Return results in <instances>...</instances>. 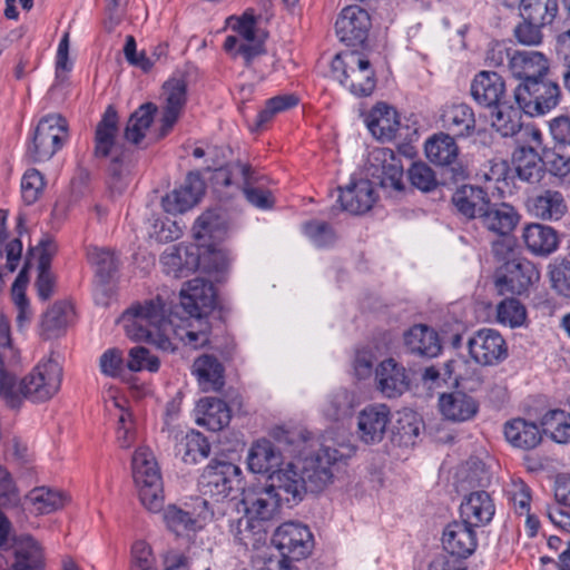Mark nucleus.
<instances>
[{"instance_id":"obj_1","label":"nucleus","mask_w":570,"mask_h":570,"mask_svg":"<svg viewBox=\"0 0 570 570\" xmlns=\"http://www.w3.org/2000/svg\"><path fill=\"white\" fill-rule=\"evenodd\" d=\"M174 315L167 303L157 295L142 303L132 304L122 313L120 323L130 340L148 342L163 351L176 350L170 338L171 334L193 348H199L209 343L207 322L198 321L202 327L197 331L185 328L177 331L174 325Z\"/></svg>"},{"instance_id":"obj_2","label":"nucleus","mask_w":570,"mask_h":570,"mask_svg":"<svg viewBox=\"0 0 570 570\" xmlns=\"http://www.w3.org/2000/svg\"><path fill=\"white\" fill-rule=\"evenodd\" d=\"M356 453V446L351 443L337 445H322L314 459L303 470H298L293 463L284 468H276L268 475V487L278 494L282 501L297 504L309 488L311 491H320L333 480V469L347 464V461Z\"/></svg>"},{"instance_id":"obj_3","label":"nucleus","mask_w":570,"mask_h":570,"mask_svg":"<svg viewBox=\"0 0 570 570\" xmlns=\"http://www.w3.org/2000/svg\"><path fill=\"white\" fill-rule=\"evenodd\" d=\"M242 470L232 462L212 461L198 479L200 503L204 511L198 513L202 519L213 518L214 505L234 499L235 493L243 490Z\"/></svg>"},{"instance_id":"obj_4","label":"nucleus","mask_w":570,"mask_h":570,"mask_svg":"<svg viewBox=\"0 0 570 570\" xmlns=\"http://www.w3.org/2000/svg\"><path fill=\"white\" fill-rule=\"evenodd\" d=\"M210 181L216 190L230 188L242 191L246 200L256 208L265 210L274 206L275 199L269 190L253 186L257 177L249 164L237 160L214 168Z\"/></svg>"},{"instance_id":"obj_5","label":"nucleus","mask_w":570,"mask_h":570,"mask_svg":"<svg viewBox=\"0 0 570 570\" xmlns=\"http://www.w3.org/2000/svg\"><path fill=\"white\" fill-rule=\"evenodd\" d=\"M331 71L340 83L357 97L370 96L376 87L375 71L360 52L344 51L334 56Z\"/></svg>"},{"instance_id":"obj_6","label":"nucleus","mask_w":570,"mask_h":570,"mask_svg":"<svg viewBox=\"0 0 570 570\" xmlns=\"http://www.w3.org/2000/svg\"><path fill=\"white\" fill-rule=\"evenodd\" d=\"M132 478L141 504L150 512H159L164 507L163 479L153 452L139 448L132 455Z\"/></svg>"},{"instance_id":"obj_7","label":"nucleus","mask_w":570,"mask_h":570,"mask_svg":"<svg viewBox=\"0 0 570 570\" xmlns=\"http://www.w3.org/2000/svg\"><path fill=\"white\" fill-rule=\"evenodd\" d=\"M513 97L523 114L538 117L553 110L560 104L562 92L559 82L548 75L532 79L531 82H519Z\"/></svg>"},{"instance_id":"obj_8","label":"nucleus","mask_w":570,"mask_h":570,"mask_svg":"<svg viewBox=\"0 0 570 570\" xmlns=\"http://www.w3.org/2000/svg\"><path fill=\"white\" fill-rule=\"evenodd\" d=\"M62 368L58 362L47 360L39 362L32 371L16 381V394L19 397V406L23 400L33 403L50 400L60 389Z\"/></svg>"},{"instance_id":"obj_9","label":"nucleus","mask_w":570,"mask_h":570,"mask_svg":"<svg viewBox=\"0 0 570 570\" xmlns=\"http://www.w3.org/2000/svg\"><path fill=\"white\" fill-rule=\"evenodd\" d=\"M118 134V114L112 106H109L97 124L95 130L94 156L96 158H108L112 156L109 173L115 178H120L122 167L128 161V151L116 145Z\"/></svg>"},{"instance_id":"obj_10","label":"nucleus","mask_w":570,"mask_h":570,"mask_svg":"<svg viewBox=\"0 0 570 570\" xmlns=\"http://www.w3.org/2000/svg\"><path fill=\"white\" fill-rule=\"evenodd\" d=\"M67 138V120L58 114L47 115L39 120L35 129L28 154L35 163L49 160L62 148Z\"/></svg>"},{"instance_id":"obj_11","label":"nucleus","mask_w":570,"mask_h":570,"mask_svg":"<svg viewBox=\"0 0 570 570\" xmlns=\"http://www.w3.org/2000/svg\"><path fill=\"white\" fill-rule=\"evenodd\" d=\"M272 542L283 557L277 562L278 570H289V559L301 560L311 553L313 534L306 525L288 521L274 531Z\"/></svg>"},{"instance_id":"obj_12","label":"nucleus","mask_w":570,"mask_h":570,"mask_svg":"<svg viewBox=\"0 0 570 570\" xmlns=\"http://www.w3.org/2000/svg\"><path fill=\"white\" fill-rule=\"evenodd\" d=\"M540 273L528 259L507 261L500 268L495 284L501 294L522 295L539 281Z\"/></svg>"},{"instance_id":"obj_13","label":"nucleus","mask_w":570,"mask_h":570,"mask_svg":"<svg viewBox=\"0 0 570 570\" xmlns=\"http://www.w3.org/2000/svg\"><path fill=\"white\" fill-rule=\"evenodd\" d=\"M217 305V293L214 284L204 278L186 282L180 289V307L197 321L210 314Z\"/></svg>"},{"instance_id":"obj_14","label":"nucleus","mask_w":570,"mask_h":570,"mask_svg":"<svg viewBox=\"0 0 570 570\" xmlns=\"http://www.w3.org/2000/svg\"><path fill=\"white\" fill-rule=\"evenodd\" d=\"M367 171L373 181L383 188L404 189L402 161L390 148H377L371 153Z\"/></svg>"},{"instance_id":"obj_15","label":"nucleus","mask_w":570,"mask_h":570,"mask_svg":"<svg viewBox=\"0 0 570 570\" xmlns=\"http://www.w3.org/2000/svg\"><path fill=\"white\" fill-rule=\"evenodd\" d=\"M371 27L368 12L358 6L345 7L335 22V31L340 41L348 47L364 45Z\"/></svg>"},{"instance_id":"obj_16","label":"nucleus","mask_w":570,"mask_h":570,"mask_svg":"<svg viewBox=\"0 0 570 570\" xmlns=\"http://www.w3.org/2000/svg\"><path fill=\"white\" fill-rule=\"evenodd\" d=\"M424 147L429 160L438 166L449 168L453 180L464 179L466 177L464 167L456 163L459 147L455 142V138L450 134H434L426 140Z\"/></svg>"},{"instance_id":"obj_17","label":"nucleus","mask_w":570,"mask_h":570,"mask_svg":"<svg viewBox=\"0 0 570 570\" xmlns=\"http://www.w3.org/2000/svg\"><path fill=\"white\" fill-rule=\"evenodd\" d=\"M471 357L481 365H494L508 356L502 335L492 328L479 330L468 342Z\"/></svg>"},{"instance_id":"obj_18","label":"nucleus","mask_w":570,"mask_h":570,"mask_svg":"<svg viewBox=\"0 0 570 570\" xmlns=\"http://www.w3.org/2000/svg\"><path fill=\"white\" fill-rule=\"evenodd\" d=\"M57 252L58 246L49 235H45L36 246L29 247V255H37L36 287L39 298L43 302L48 301L55 292L56 276L51 272V262Z\"/></svg>"},{"instance_id":"obj_19","label":"nucleus","mask_w":570,"mask_h":570,"mask_svg":"<svg viewBox=\"0 0 570 570\" xmlns=\"http://www.w3.org/2000/svg\"><path fill=\"white\" fill-rule=\"evenodd\" d=\"M205 181L199 171H190L184 184L163 197L161 205L169 214H183L193 208L205 193Z\"/></svg>"},{"instance_id":"obj_20","label":"nucleus","mask_w":570,"mask_h":570,"mask_svg":"<svg viewBox=\"0 0 570 570\" xmlns=\"http://www.w3.org/2000/svg\"><path fill=\"white\" fill-rule=\"evenodd\" d=\"M160 262L167 275L175 278L187 277L199 267V247L194 244L173 245L163 253Z\"/></svg>"},{"instance_id":"obj_21","label":"nucleus","mask_w":570,"mask_h":570,"mask_svg":"<svg viewBox=\"0 0 570 570\" xmlns=\"http://www.w3.org/2000/svg\"><path fill=\"white\" fill-rule=\"evenodd\" d=\"M391 420L390 409L384 404L365 406L357 415V435L365 444L383 441Z\"/></svg>"},{"instance_id":"obj_22","label":"nucleus","mask_w":570,"mask_h":570,"mask_svg":"<svg viewBox=\"0 0 570 570\" xmlns=\"http://www.w3.org/2000/svg\"><path fill=\"white\" fill-rule=\"evenodd\" d=\"M442 544L448 556L464 562L478 547V537L473 528L460 521L450 522L442 534Z\"/></svg>"},{"instance_id":"obj_23","label":"nucleus","mask_w":570,"mask_h":570,"mask_svg":"<svg viewBox=\"0 0 570 570\" xmlns=\"http://www.w3.org/2000/svg\"><path fill=\"white\" fill-rule=\"evenodd\" d=\"M376 389L386 397L401 396L410 389L406 368L394 358L383 360L375 368Z\"/></svg>"},{"instance_id":"obj_24","label":"nucleus","mask_w":570,"mask_h":570,"mask_svg":"<svg viewBox=\"0 0 570 570\" xmlns=\"http://www.w3.org/2000/svg\"><path fill=\"white\" fill-rule=\"evenodd\" d=\"M495 514V504L489 492L473 491L460 504L461 521L471 528L488 525Z\"/></svg>"},{"instance_id":"obj_25","label":"nucleus","mask_w":570,"mask_h":570,"mask_svg":"<svg viewBox=\"0 0 570 570\" xmlns=\"http://www.w3.org/2000/svg\"><path fill=\"white\" fill-rule=\"evenodd\" d=\"M520 214L508 203H492L480 216L478 224L497 236H510L520 222Z\"/></svg>"},{"instance_id":"obj_26","label":"nucleus","mask_w":570,"mask_h":570,"mask_svg":"<svg viewBox=\"0 0 570 570\" xmlns=\"http://www.w3.org/2000/svg\"><path fill=\"white\" fill-rule=\"evenodd\" d=\"M441 414L451 422L462 423L473 420L479 411V401L463 391L455 390L439 396Z\"/></svg>"},{"instance_id":"obj_27","label":"nucleus","mask_w":570,"mask_h":570,"mask_svg":"<svg viewBox=\"0 0 570 570\" xmlns=\"http://www.w3.org/2000/svg\"><path fill=\"white\" fill-rule=\"evenodd\" d=\"M471 96L476 104L485 108L500 106L505 97V81L494 71L482 70L471 82Z\"/></svg>"},{"instance_id":"obj_28","label":"nucleus","mask_w":570,"mask_h":570,"mask_svg":"<svg viewBox=\"0 0 570 570\" xmlns=\"http://www.w3.org/2000/svg\"><path fill=\"white\" fill-rule=\"evenodd\" d=\"M510 73L520 82H531L532 79L550 75V60L540 51L514 50Z\"/></svg>"},{"instance_id":"obj_29","label":"nucleus","mask_w":570,"mask_h":570,"mask_svg":"<svg viewBox=\"0 0 570 570\" xmlns=\"http://www.w3.org/2000/svg\"><path fill=\"white\" fill-rule=\"evenodd\" d=\"M488 191L475 185H462L455 189L451 202L458 215L479 222L490 203Z\"/></svg>"},{"instance_id":"obj_30","label":"nucleus","mask_w":570,"mask_h":570,"mask_svg":"<svg viewBox=\"0 0 570 570\" xmlns=\"http://www.w3.org/2000/svg\"><path fill=\"white\" fill-rule=\"evenodd\" d=\"M376 200L373 181L360 179L351 183L345 188H340L337 202L343 210L353 215H362L368 212Z\"/></svg>"},{"instance_id":"obj_31","label":"nucleus","mask_w":570,"mask_h":570,"mask_svg":"<svg viewBox=\"0 0 570 570\" xmlns=\"http://www.w3.org/2000/svg\"><path fill=\"white\" fill-rule=\"evenodd\" d=\"M166 106L160 119L158 138H165L177 122L186 104L187 85L183 79H170L164 83Z\"/></svg>"},{"instance_id":"obj_32","label":"nucleus","mask_w":570,"mask_h":570,"mask_svg":"<svg viewBox=\"0 0 570 570\" xmlns=\"http://www.w3.org/2000/svg\"><path fill=\"white\" fill-rule=\"evenodd\" d=\"M442 127L452 137L465 138L475 131L476 120L472 107L465 102L444 106L441 114Z\"/></svg>"},{"instance_id":"obj_33","label":"nucleus","mask_w":570,"mask_h":570,"mask_svg":"<svg viewBox=\"0 0 570 570\" xmlns=\"http://www.w3.org/2000/svg\"><path fill=\"white\" fill-rule=\"evenodd\" d=\"M404 346L409 354L432 358L440 354L439 334L428 325L417 324L404 333Z\"/></svg>"},{"instance_id":"obj_34","label":"nucleus","mask_w":570,"mask_h":570,"mask_svg":"<svg viewBox=\"0 0 570 570\" xmlns=\"http://www.w3.org/2000/svg\"><path fill=\"white\" fill-rule=\"evenodd\" d=\"M281 502L278 494L268 485L257 491H247L242 499L245 512L258 523L271 520L278 511Z\"/></svg>"},{"instance_id":"obj_35","label":"nucleus","mask_w":570,"mask_h":570,"mask_svg":"<svg viewBox=\"0 0 570 570\" xmlns=\"http://www.w3.org/2000/svg\"><path fill=\"white\" fill-rule=\"evenodd\" d=\"M371 134L380 140H393L400 129V117L395 108L385 102L376 104L366 118Z\"/></svg>"},{"instance_id":"obj_36","label":"nucleus","mask_w":570,"mask_h":570,"mask_svg":"<svg viewBox=\"0 0 570 570\" xmlns=\"http://www.w3.org/2000/svg\"><path fill=\"white\" fill-rule=\"evenodd\" d=\"M191 373L204 392H220L225 385V367L214 355L195 358Z\"/></svg>"},{"instance_id":"obj_37","label":"nucleus","mask_w":570,"mask_h":570,"mask_svg":"<svg viewBox=\"0 0 570 570\" xmlns=\"http://www.w3.org/2000/svg\"><path fill=\"white\" fill-rule=\"evenodd\" d=\"M505 440L517 449L524 451L537 448L542 442V432L539 426L523 417H514L503 425Z\"/></svg>"},{"instance_id":"obj_38","label":"nucleus","mask_w":570,"mask_h":570,"mask_svg":"<svg viewBox=\"0 0 570 570\" xmlns=\"http://www.w3.org/2000/svg\"><path fill=\"white\" fill-rule=\"evenodd\" d=\"M282 464V453L267 439L255 441L247 454V466L253 473H272Z\"/></svg>"},{"instance_id":"obj_39","label":"nucleus","mask_w":570,"mask_h":570,"mask_svg":"<svg viewBox=\"0 0 570 570\" xmlns=\"http://www.w3.org/2000/svg\"><path fill=\"white\" fill-rule=\"evenodd\" d=\"M528 210L543 220H558L567 212V204L560 191L547 189L528 199Z\"/></svg>"},{"instance_id":"obj_40","label":"nucleus","mask_w":570,"mask_h":570,"mask_svg":"<svg viewBox=\"0 0 570 570\" xmlns=\"http://www.w3.org/2000/svg\"><path fill=\"white\" fill-rule=\"evenodd\" d=\"M197 409L202 414V416L197 419V423L213 432L220 431L228 426L232 420V410L222 399L210 396L200 399Z\"/></svg>"},{"instance_id":"obj_41","label":"nucleus","mask_w":570,"mask_h":570,"mask_svg":"<svg viewBox=\"0 0 570 570\" xmlns=\"http://www.w3.org/2000/svg\"><path fill=\"white\" fill-rule=\"evenodd\" d=\"M512 161L517 177L525 183H539L544 176L542 154L533 148H517Z\"/></svg>"},{"instance_id":"obj_42","label":"nucleus","mask_w":570,"mask_h":570,"mask_svg":"<svg viewBox=\"0 0 570 570\" xmlns=\"http://www.w3.org/2000/svg\"><path fill=\"white\" fill-rule=\"evenodd\" d=\"M527 248L540 256L553 253L559 245L558 233L554 228L542 224H529L522 234Z\"/></svg>"},{"instance_id":"obj_43","label":"nucleus","mask_w":570,"mask_h":570,"mask_svg":"<svg viewBox=\"0 0 570 570\" xmlns=\"http://www.w3.org/2000/svg\"><path fill=\"white\" fill-rule=\"evenodd\" d=\"M73 317L75 309L69 302H56L42 316L41 328L46 338L61 335Z\"/></svg>"},{"instance_id":"obj_44","label":"nucleus","mask_w":570,"mask_h":570,"mask_svg":"<svg viewBox=\"0 0 570 570\" xmlns=\"http://www.w3.org/2000/svg\"><path fill=\"white\" fill-rule=\"evenodd\" d=\"M14 562L11 570H39L43 566V552L31 535H20L14 540Z\"/></svg>"},{"instance_id":"obj_45","label":"nucleus","mask_w":570,"mask_h":570,"mask_svg":"<svg viewBox=\"0 0 570 570\" xmlns=\"http://www.w3.org/2000/svg\"><path fill=\"white\" fill-rule=\"evenodd\" d=\"M157 106L153 102L142 104L135 110L125 127L124 137L127 141L138 145L145 137V131L154 121Z\"/></svg>"},{"instance_id":"obj_46","label":"nucleus","mask_w":570,"mask_h":570,"mask_svg":"<svg viewBox=\"0 0 570 570\" xmlns=\"http://www.w3.org/2000/svg\"><path fill=\"white\" fill-rule=\"evenodd\" d=\"M559 10V0H523L519 17L550 27L558 18Z\"/></svg>"},{"instance_id":"obj_47","label":"nucleus","mask_w":570,"mask_h":570,"mask_svg":"<svg viewBox=\"0 0 570 570\" xmlns=\"http://www.w3.org/2000/svg\"><path fill=\"white\" fill-rule=\"evenodd\" d=\"M176 452L185 463L194 464L209 455L210 444L200 432L191 430L176 444Z\"/></svg>"},{"instance_id":"obj_48","label":"nucleus","mask_w":570,"mask_h":570,"mask_svg":"<svg viewBox=\"0 0 570 570\" xmlns=\"http://www.w3.org/2000/svg\"><path fill=\"white\" fill-rule=\"evenodd\" d=\"M497 111L492 115V125L504 137L514 136L521 130L522 112L520 106L510 105L507 100H502L500 106L493 107Z\"/></svg>"},{"instance_id":"obj_49","label":"nucleus","mask_w":570,"mask_h":570,"mask_svg":"<svg viewBox=\"0 0 570 570\" xmlns=\"http://www.w3.org/2000/svg\"><path fill=\"white\" fill-rule=\"evenodd\" d=\"M87 257L89 263L95 266L96 276L101 284H107L118 268V261L115 253L96 246L88 247Z\"/></svg>"},{"instance_id":"obj_50","label":"nucleus","mask_w":570,"mask_h":570,"mask_svg":"<svg viewBox=\"0 0 570 570\" xmlns=\"http://www.w3.org/2000/svg\"><path fill=\"white\" fill-rule=\"evenodd\" d=\"M299 99L294 94H285L272 97L266 100L265 107L257 114L255 128L263 129L275 115L296 107Z\"/></svg>"},{"instance_id":"obj_51","label":"nucleus","mask_w":570,"mask_h":570,"mask_svg":"<svg viewBox=\"0 0 570 570\" xmlns=\"http://www.w3.org/2000/svg\"><path fill=\"white\" fill-rule=\"evenodd\" d=\"M226 233L225 222L215 210L203 213L193 226L194 237L198 240L203 238L217 239Z\"/></svg>"},{"instance_id":"obj_52","label":"nucleus","mask_w":570,"mask_h":570,"mask_svg":"<svg viewBox=\"0 0 570 570\" xmlns=\"http://www.w3.org/2000/svg\"><path fill=\"white\" fill-rule=\"evenodd\" d=\"M30 500L40 514H49L65 505L66 498L62 492L49 488H36L30 492Z\"/></svg>"},{"instance_id":"obj_53","label":"nucleus","mask_w":570,"mask_h":570,"mask_svg":"<svg viewBox=\"0 0 570 570\" xmlns=\"http://www.w3.org/2000/svg\"><path fill=\"white\" fill-rule=\"evenodd\" d=\"M262 531H264L262 523L256 522L246 512L244 517L229 521L230 534L239 544L245 547H248L252 543V538Z\"/></svg>"},{"instance_id":"obj_54","label":"nucleus","mask_w":570,"mask_h":570,"mask_svg":"<svg viewBox=\"0 0 570 570\" xmlns=\"http://www.w3.org/2000/svg\"><path fill=\"white\" fill-rule=\"evenodd\" d=\"M227 22L233 31H235L245 41H252L258 38L264 30L257 29V18L254 14L253 9H247L239 17L232 16L227 19Z\"/></svg>"},{"instance_id":"obj_55","label":"nucleus","mask_w":570,"mask_h":570,"mask_svg":"<svg viewBox=\"0 0 570 570\" xmlns=\"http://www.w3.org/2000/svg\"><path fill=\"white\" fill-rule=\"evenodd\" d=\"M409 179L415 188L429 193L438 187L434 170L423 161H415L407 170Z\"/></svg>"},{"instance_id":"obj_56","label":"nucleus","mask_w":570,"mask_h":570,"mask_svg":"<svg viewBox=\"0 0 570 570\" xmlns=\"http://www.w3.org/2000/svg\"><path fill=\"white\" fill-rule=\"evenodd\" d=\"M543 24L531 21L528 18H521L513 29V36L520 45L539 46L543 41Z\"/></svg>"},{"instance_id":"obj_57","label":"nucleus","mask_w":570,"mask_h":570,"mask_svg":"<svg viewBox=\"0 0 570 570\" xmlns=\"http://www.w3.org/2000/svg\"><path fill=\"white\" fill-rule=\"evenodd\" d=\"M164 521L167 528L178 535L195 530L196 527V519L189 512L176 505H168L165 509Z\"/></svg>"},{"instance_id":"obj_58","label":"nucleus","mask_w":570,"mask_h":570,"mask_svg":"<svg viewBox=\"0 0 570 570\" xmlns=\"http://www.w3.org/2000/svg\"><path fill=\"white\" fill-rule=\"evenodd\" d=\"M126 366L131 372L147 370L155 373L159 370L160 361L156 355H151L148 348L135 346L129 350Z\"/></svg>"},{"instance_id":"obj_59","label":"nucleus","mask_w":570,"mask_h":570,"mask_svg":"<svg viewBox=\"0 0 570 570\" xmlns=\"http://www.w3.org/2000/svg\"><path fill=\"white\" fill-rule=\"evenodd\" d=\"M304 234L316 245L317 247H326L334 244L336 239L333 227L322 220L313 219L306 222L303 225Z\"/></svg>"},{"instance_id":"obj_60","label":"nucleus","mask_w":570,"mask_h":570,"mask_svg":"<svg viewBox=\"0 0 570 570\" xmlns=\"http://www.w3.org/2000/svg\"><path fill=\"white\" fill-rule=\"evenodd\" d=\"M45 188V179L36 168L28 169L21 179L22 199L27 205L36 203Z\"/></svg>"},{"instance_id":"obj_61","label":"nucleus","mask_w":570,"mask_h":570,"mask_svg":"<svg viewBox=\"0 0 570 570\" xmlns=\"http://www.w3.org/2000/svg\"><path fill=\"white\" fill-rule=\"evenodd\" d=\"M525 317V307L518 299H505L498 305V320L503 324L511 327L520 326Z\"/></svg>"},{"instance_id":"obj_62","label":"nucleus","mask_w":570,"mask_h":570,"mask_svg":"<svg viewBox=\"0 0 570 570\" xmlns=\"http://www.w3.org/2000/svg\"><path fill=\"white\" fill-rule=\"evenodd\" d=\"M552 287L562 296L570 298V261H561L550 265Z\"/></svg>"},{"instance_id":"obj_63","label":"nucleus","mask_w":570,"mask_h":570,"mask_svg":"<svg viewBox=\"0 0 570 570\" xmlns=\"http://www.w3.org/2000/svg\"><path fill=\"white\" fill-rule=\"evenodd\" d=\"M544 170L553 176L564 177L570 174V156H564L556 150L542 148Z\"/></svg>"},{"instance_id":"obj_64","label":"nucleus","mask_w":570,"mask_h":570,"mask_svg":"<svg viewBox=\"0 0 570 570\" xmlns=\"http://www.w3.org/2000/svg\"><path fill=\"white\" fill-rule=\"evenodd\" d=\"M130 570H157L151 549L145 541H136L132 544Z\"/></svg>"}]
</instances>
